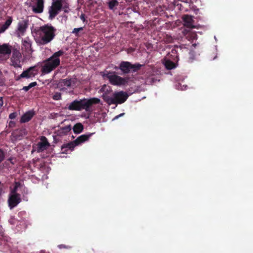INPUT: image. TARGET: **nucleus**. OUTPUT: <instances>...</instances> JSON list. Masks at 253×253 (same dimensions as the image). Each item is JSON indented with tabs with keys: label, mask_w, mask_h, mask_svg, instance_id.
I'll list each match as a JSON object with an SVG mask.
<instances>
[{
	"label": "nucleus",
	"mask_w": 253,
	"mask_h": 253,
	"mask_svg": "<svg viewBox=\"0 0 253 253\" xmlns=\"http://www.w3.org/2000/svg\"><path fill=\"white\" fill-rule=\"evenodd\" d=\"M16 186H14L13 190L10 194L8 200L10 209L13 208L16 206Z\"/></svg>",
	"instance_id": "f257e3e1"
},
{
	"label": "nucleus",
	"mask_w": 253,
	"mask_h": 253,
	"mask_svg": "<svg viewBox=\"0 0 253 253\" xmlns=\"http://www.w3.org/2000/svg\"><path fill=\"white\" fill-rule=\"evenodd\" d=\"M11 52V47L7 44L0 45V55H6L10 54Z\"/></svg>",
	"instance_id": "f03ea898"
},
{
	"label": "nucleus",
	"mask_w": 253,
	"mask_h": 253,
	"mask_svg": "<svg viewBox=\"0 0 253 253\" xmlns=\"http://www.w3.org/2000/svg\"><path fill=\"white\" fill-rule=\"evenodd\" d=\"M12 22V19L11 18H9L5 22L4 24H3L0 28V34L3 32H4L6 29L8 28V27L10 25Z\"/></svg>",
	"instance_id": "7ed1b4c3"
},
{
	"label": "nucleus",
	"mask_w": 253,
	"mask_h": 253,
	"mask_svg": "<svg viewBox=\"0 0 253 253\" xmlns=\"http://www.w3.org/2000/svg\"><path fill=\"white\" fill-rule=\"evenodd\" d=\"M16 126V123L14 121H10L8 123V127L9 128H13L14 127Z\"/></svg>",
	"instance_id": "20e7f679"
},
{
	"label": "nucleus",
	"mask_w": 253,
	"mask_h": 253,
	"mask_svg": "<svg viewBox=\"0 0 253 253\" xmlns=\"http://www.w3.org/2000/svg\"><path fill=\"white\" fill-rule=\"evenodd\" d=\"M10 65L13 66L14 67H16V60H15V58L14 56L12 57L11 58Z\"/></svg>",
	"instance_id": "39448f33"
},
{
	"label": "nucleus",
	"mask_w": 253,
	"mask_h": 253,
	"mask_svg": "<svg viewBox=\"0 0 253 253\" xmlns=\"http://www.w3.org/2000/svg\"><path fill=\"white\" fill-rule=\"evenodd\" d=\"M4 157V155L3 152L0 150V163L3 160Z\"/></svg>",
	"instance_id": "423d86ee"
},
{
	"label": "nucleus",
	"mask_w": 253,
	"mask_h": 253,
	"mask_svg": "<svg viewBox=\"0 0 253 253\" xmlns=\"http://www.w3.org/2000/svg\"><path fill=\"white\" fill-rule=\"evenodd\" d=\"M9 118L11 119H13L16 117V113H12L9 115Z\"/></svg>",
	"instance_id": "0eeeda50"
},
{
	"label": "nucleus",
	"mask_w": 253,
	"mask_h": 253,
	"mask_svg": "<svg viewBox=\"0 0 253 253\" xmlns=\"http://www.w3.org/2000/svg\"><path fill=\"white\" fill-rule=\"evenodd\" d=\"M12 137L11 138V140L13 141H15V140L16 139L15 136H14V135L13 134H12Z\"/></svg>",
	"instance_id": "6e6552de"
},
{
	"label": "nucleus",
	"mask_w": 253,
	"mask_h": 253,
	"mask_svg": "<svg viewBox=\"0 0 253 253\" xmlns=\"http://www.w3.org/2000/svg\"><path fill=\"white\" fill-rule=\"evenodd\" d=\"M9 222L11 223V224H14V222H13L11 219L9 220Z\"/></svg>",
	"instance_id": "1a4fd4ad"
},
{
	"label": "nucleus",
	"mask_w": 253,
	"mask_h": 253,
	"mask_svg": "<svg viewBox=\"0 0 253 253\" xmlns=\"http://www.w3.org/2000/svg\"><path fill=\"white\" fill-rule=\"evenodd\" d=\"M0 106H2V102L1 101V102L0 103Z\"/></svg>",
	"instance_id": "9d476101"
}]
</instances>
